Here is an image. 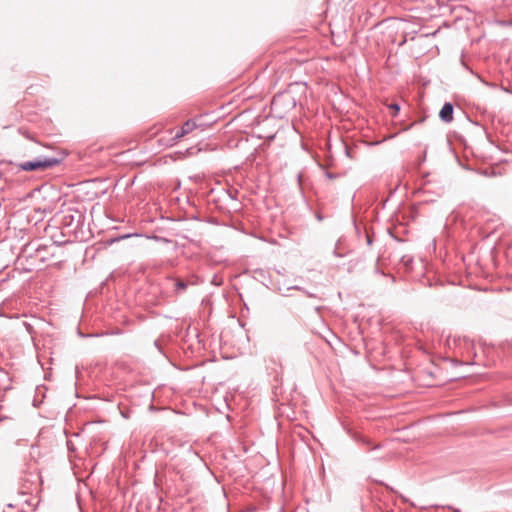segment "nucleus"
<instances>
[{"label":"nucleus","mask_w":512,"mask_h":512,"mask_svg":"<svg viewBox=\"0 0 512 512\" xmlns=\"http://www.w3.org/2000/svg\"><path fill=\"white\" fill-rule=\"evenodd\" d=\"M63 160V156H39L31 161L19 164V168L23 171L45 170L58 165Z\"/></svg>","instance_id":"obj_1"},{"label":"nucleus","mask_w":512,"mask_h":512,"mask_svg":"<svg viewBox=\"0 0 512 512\" xmlns=\"http://www.w3.org/2000/svg\"><path fill=\"white\" fill-rule=\"evenodd\" d=\"M203 117L200 116L198 118H195V119H189L187 120L182 126L180 129H178L176 131V133L174 134L172 140L173 142L175 143L176 141H178L179 139H181L182 137H184L185 135L189 134L190 132H192L193 130L197 129V128H201L202 130L204 129V127L208 126V122H204L203 120Z\"/></svg>","instance_id":"obj_2"},{"label":"nucleus","mask_w":512,"mask_h":512,"mask_svg":"<svg viewBox=\"0 0 512 512\" xmlns=\"http://www.w3.org/2000/svg\"><path fill=\"white\" fill-rule=\"evenodd\" d=\"M167 282L172 286L174 293L180 295L183 294L189 286L196 285L197 278L191 277L185 280L176 277H167Z\"/></svg>","instance_id":"obj_3"},{"label":"nucleus","mask_w":512,"mask_h":512,"mask_svg":"<svg viewBox=\"0 0 512 512\" xmlns=\"http://www.w3.org/2000/svg\"><path fill=\"white\" fill-rule=\"evenodd\" d=\"M271 104L274 109H280L282 107L292 109L295 107L296 101L290 93H280L273 97Z\"/></svg>","instance_id":"obj_4"},{"label":"nucleus","mask_w":512,"mask_h":512,"mask_svg":"<svg viewBox=\"0 0 512 512\" xmlns=\"http://www.w3.org/2000/svg\"><path fill=\"white\" fill-rule=\"evenodd\" d=\"M453 111V105L450 102H446L440 110V119L445 123H450L453 120Z\"/></svg>","instance_id":"obj_5"},{"label":"nucleus","mask_w":512,"mask_h":512,"mask_svg":"<svg viewBox=\"0 0 512 512\" xmlns=\"http://www.w3.org/2000/svg\"><path fill=\"white\" fill-rule=\"evenodd\" d=\"M211 282L216 286H220L223 282V277L221 275H214Z\"/></svg>","instance_id":"obj_6"},{"label":"nucleus","mask_w":512,"mask_h":512,"mask_svg":"<svg viewBox=\"0 0 512 512\" xmlns=\"http://www.w3.org/2000/svg\"><path fill=\"white\" fill-rule=\"evenodd\" d=\"M388 107L390 110H393L395 112L394 115H396L400 111V106L397 103H392Z\"/></svg>","instance_id":"obj_7"},{"label":"nucleus","mask_w":512,"mask_h":512,"mask_svg":"<svg viewBox=\"0 0 512 512\" xmlns=\"http://www.w3.org/2000/svg\"><path fill=\"white\" fill-rule=\"evenodd\" d=\"M448 508H449V509H451L453 512H461V510H460V509H458V508H454V507H452V506H448Z\"/></svg>","instance_id":"obj_8"},{"label":"nucleus","mask_w":512,"mask_h":512,"mask_svg":"<svg viewBox=\"0 0 512 512\" xmlns=\"http://www.w3.org/2000/svg\"><path fill=\"white\" fill-rule=\"evenodd\" d=\"M229 196H230L231 200H232L233 202H235L234 197H232V195H231L230 193H229Z\"/></svg>","instance_id":"obj_9"},{"label":"nucleus","mask_w":512,"mask_h":512,"mask_svg":"<svg viewBox=\"0 0 512 512\" xmlns=\"http://www.w3.org/2000/svg\"><path fill=\"white\" fill-rule=\"evenodd\" d=\"M367 243H368V244H371V239H370V237H368V238H367Z\"/></svg>","instance_id":"obj_10"},{"label":"nucleus","mask_w":512,"mask_h":512,"mask_svg":"<svg viewBox=\"0 0 512 512\" xmlns=\"http://www.w3.org/2000/svg\"><path fill=\"white\" fill-rule=\"evenodd\" d=\"M191 150H192V149L187 150V153H188L189 155H192Z\"/></svg>","instance_id":"obj_11"}]
</instances>
